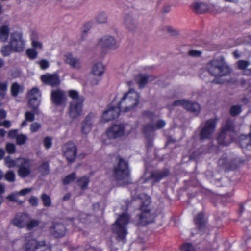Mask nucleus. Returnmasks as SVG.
Returning a JSON list of instances; mask_svg holds the SVG:
<instances>
[{
    "mask_svg": "<svg viewBox=\"0 0 251 251\" xmlns=\"http://www.w3.org/2000/svg\"><path fill=\"white\" fill-rule=\"evenodd\" d=\"M206 68L211 75L216 77L212 81L215 84L222 83V82L218 78L228 76L232 72L231 68L223 56L210 60L207 63Z\"/></svg>",
    "mask_w": 251,
    "mask_h": 251,
    "instance_id": "1",
    "label": "nucleus"
},
{
    "mask_svg": "<svg viewBox=\"0 0 251 251\" xmlns=\"http://www.w3.org/2000/svg\"><path fill=\"white\" fill-rule=\"evenodd\" d=\"M118 164L114 166L113 176L121 184L131 183L128 162L120 156L116 157Z\"/></svg>",
    "mask_w": 251,
    "mask_h": 251,
    "instance_id": "2",
    "label": "nucleus"
},
{
    "mask_svg": "<svg viewBox=\"0 0 251 251\" xmlns=\"http://www.w3.org/2000/svg\"><path fill=\"white\" fill-rule=\"evenodd\" d=\"M5 165L9 168L14 167L18 164V176L21 178H25L28 176L31 172L32 164L29 159L18 158L16 160L12 159L10 156H7L4 159Z\"/></svg>",
    "mask_w": 251,
    "mask_h": 251,
    "instance_id": "3",
    "label": "nucleus"
},
{
    "mask_svg": "<svg viewBox=\"0 0 251 251\" xmlns=\"http://www.w3.org/2000/svg\"><path fill=\"white\" fill-rule=\"evenodd\" d=\"M136 199L140 202L142 203L140 208L141 211L140 216L141 223L144 225L153 222L156 216L150 209L151 198L147 195H144L142 197L138 196L137 198H134V199Z\"/></svg>",
    "mask_w": 251,
    "mask_h": 251,
    "instance_id": "4",
    "label": "nucleus"
},
{
    "mask_svg": "<svg viewBox=\"0 0 251 251\" xmlns=\"http://www.w3.org/2000/svg\"><path fill=\"white\" fill-rule=\"evenodd\" d=\"M139 94L134 89H131L125 93L118 103L123 112H128L136 107L139 102Z\"/></svg>",
    "mask_w": 251,
    "mask_h": 251,
    "instance_id": "5",
    "label": "nucleus"
},
{
    "mask_svg": "<svg viewBox=\"0 0 251 251\" xmlns=\"http://www.w3.org/2000/svg\"><path fill=\"white\" fill-rule=\"evenodd\" d=\"M23 248L25 251H51L45 240L38 241L34 238L31 233H28L24 237Z\"/></svg>",
    "mask_w": 251,
    "mask_h": 251,
    "instance_id": "6",
    "label": "nucleus"
},
{
    "mask_svg": "<svg viewBox=\"0 0 251 251\" xmlns=\"http://www.w3.org/2000/svg\"><path fill=\"white\" fill-rule=\"evenodd\" d=\"M129 220V217L127 214H123L112 225V230L113 233L117 235V240H123L126 239L127 233L126 226L128 224Z\"/></svg>",
    "mask_w": 251,
    "mask_h": 251,
    "instance_id": "7",
    "label": "nucleus"
},
{
    "mask_svg": "<svg viewBox=\"0 0 251 251\" xmlns=\"http://www.w3.org/2000/svg\"><path fill=\"white\" fill-rule=\"evenodd\" d=\"M234 129L233 121L228 119L226 120L225 124L223 126L222 130L219 135L217 140L220 145L228 146L232 142V139L228 132Z\"/></svg>",
    "mask_w": 251,
    "mask_h": 251,
    "instance_id": "8",
    "label": "nucleus"
},
{
    "mask_svg": "<svg viewBox=\"0 0 251 251\" xmlns=\"http://www.w3.org/2000/svg\"><path fill=\"white\" fill-rule=\"evenodd\" d=\"M218 118H215L206 120L201 124L202 128L200 133L201 140L210 139L216 127Z\"/></svg>",
    "mask_w": 251,
    "mask_h": 251,
    "instance_id": "9",
    "label": "nucleus"
},
{
    "mask_svg": "<svg viewBox=\"0 0 251 251\" xmlns=\"http://www.w3.org/2000/svg\"><path fill=\"white\" fill-rule=\"evenodd\" d=\"M10 44L14 49V52H22L25 48V41L23 38L22 33L15 31L11 34Z\"/></svg>",
    "mask_w": 251,
    "mask_h": 251,
    "instance_id": "10",
    "label": "nucleus"
},
{
    "mask_svg": "<svg viewBox=\"0 0 251 251\" xmlns=\"http://www.w3.org/2000/svg\"><path fill=\"white\" fill-rule=\"evenodd\" d=\"M62 149L67 161L70 163L74 162L77 154V147L75 144L72 142H69L63 146Z\"/></svg>",
    "mask_w": 251,
    "mask_h": 251,
    "instance_id": "11",
    "label": "nucleus"
},
{
    "mask_svg": "<svg viewBox=\"0 0 251 251\" xmlns=\"http://www.w3.org/2000/svg\"><path fill=\"white\" fill-rule=\"evenodd\" d=\"M51 100L52 102L56 105L65 106L67 100L65 92L60 89L52 90Z\"/></svg>",
    "mask_w": 251,
    "mask_h": 251,
    "instance_id": "12",
    "label": "nucleus"
},
{
    "mask_svg": "<svg viewBox=\"0 0 251 251\" xmlns=\"http://www.w3.org/2000/svg\"><path fill=\"white\" fill-rule=\"evenodd\" d=\"M173 105H181L187 110L196 115L199 113L201 109V107L198 103L187 101L185 100H176L174 102Z\"/></svg>",
    "mask_w": 251,
    "mask_h": 251,
    "instance_id": "13",
    "label": "nucleus"
},
{
    "mask_svg": "<svg viewBox=\"0 0 251 251\" xmlns=\"http://www.w3.org/2000/svg\"><path fill=\"white\" fill-rule=\"evenodd\" d=\"M98 45L102 48L115 50L119 47V43L112 36H104L100 40Z\"/></svg>",
    "mask_w": 251,
    "mask_h": 251,
    "instance_id": "14",
    "label": "nucleus"
},
{
    "mask_svg": "<svg viewBox=\"0 0 251 251\" xmlns=\"http://www.w3.org/2000/svg\"><path fill=\"white\" fill-rule=\"evenodd\" d=\"M83 99L73 100L70 103L69 115L72 118H76L82 114Z\"/></svg>",
    "mask_w": 251,
    "mask_h": 251,
    "instance_id": "15",
    "label": "nucleus"
},
{
    "mask_svg": "<svg viewBox=\"0 0 251 251\" xmlns=\"http://www.w3.org/2000/svg\"><path fill=\"white\" fill-rule=\"evenodd\" d=\"M125 124H116L110 127L106 131V135L109 139H115L124 135L125 132Z\"/></svg>",
    "mask_w": 251,
    "mask_h": 251,
    "instance_id": "16",
    "label": "nucleus"
},
{
    "mask_svg": "<svg viewBox=\"0 0 251 251\" xmlns=\"http://www.w3.org/2000/svg\"><path fill=\"white\" fill-rule=\"evenodd\" d=\"M120 112H123L118 106H110L102 114V119L104 122H108L117 118Z\"/></svg>",
    "mask_w": 251,
    "mask_h": 251,
    "instance_id": "17",
    "label": "nucleus"
},
{
    "mask_svg": "<svg viewBox=\"0 0 251 251\" xmlns=\"http://www.w3.org/2000/svg\"><path fill=\"white\" fill-rule=\"evenodd\" d=\"M95 114L92 112L89 113L82 123V132L84 134L89 133L93 126Z\"/></svg>",
    "mask_w": 251,
    "mask_h": 251,
    "instance_id": "18",
    "label": "nucleus"
},
{
    "mask_svg": "<svg viewBox=\"0 0 251 251\" xmlns=\"http://www.w3.org/2000/svg\"><path fill=\"white\" fill-rule=\"evenodd\" d=\"M50 232L55 238L64 236L66 232V228L64 225L60 223H54L50 228Z\"/></svg>",
    "mask_w": 251,
    "mask_h": 251,
    "instance_id": "19",
    "label": "nucleus"
},
{
    "mask_svg": "<svg viewBox=\"0 0 251 251\" xmlns=\"http://www.w3.org/2000/svg\"><path fill=\"white\" fill-rule=\"evenodd\" d=\"M42 81L45 84L52 87L57 86L60 84V79L56 74H47L41 76Z\"/></svg>",
    "mask_w": 251,
    "mask_h": 251,
    "instance_id": "20",
    "label": "nucleus"
},
{
    "mask_svg": "<svg viewBox=\"0 0 251 251\" xmlns=\"http://www.w3.org/2000/svg\"><path fill=\"white\" fill-rule=\"evenodd\" d=\"M28 214L21 213L17 215L12 221V223L16 226L22 228L26 227V223L29 220Z\"/></svg>",
    "mask_w": 251,
    "mask_h": 251,
    "instance_id": "21",
    "label": "nucleus"
},
{
    "mask_svg": "<svg viewBox=\"0 0 251 251\" xmlns=\"http://www.w3.org/2000/svg\"><path fill=\"white\" fill-rule=\"evenodd\" d=\"M64 61L75 69H79L81 66L79 59L74 57L71 53H68L65 55Z\"/></svg>",
    "mask_w": 251,
    "mask_h": 251,
    "instance_id": "22",
    "label": "nucleus"
},
{
    "mask_svg": "<svg viewBox=\"0 0 251 251\" xmlns=\"http://www.w3.org/2000/svg\"><path fill=\"white\" fill-rule=\"evenodd\" d=\"M166 124L164 121L160 120L158 121L155 125L154 126L152 124L147 125L143 129V131L145 134H147L150 132H152L156 129H160L163 127Z\"/></svg>",
    "mask_w": 251,
    "mask_h": 251,
    "instance_id": "23",
    "label": "nucleus"
},
{
    "mask_svg": "<svg viewBox=\"0 0 251 251\" xmlns=\"http://www.w3.org/2000/svg\"><path fill=\"white\" fill-rule=\"evenodd\" d=\"M168 175L169 170L167 169H164L152 172L150 178L153 180V183L157 182L167 176Z\"/></svg>",
    "mask_w": 251,
    "mask_h": 251,
    "instance_id": "24",
    "label": "nucleus"
},
{
    "mask_svg": "<svg viewBox=\"0 0 251 251\" xmlns=\"http://www.w3.org/2000/svg\"><path fill=\"white\" fill-rule=\"evenodd\" d=\"M194 222L198 227L200 232L205 228L206 219L204 218L203 213H200L194 218Z\"/></svg>",
    "mask_w": 251,
    "mask_h": 251,
    "instance_id": "25",
    "label": "nucleus"
},
{
    "mask_svg": "<svg viewBox=\"0 0 251 251\" xmlns=\"http://www.w3.org/2000/svg\"><path fill=\"white\" fill-rule=\"evenodd\" d=\"M192 9L198 14H201L207 11L208 6L204 3L194 2L191 5Z\"/></svg>",
    "mask_w": 251,
    "mask_h": 251,
    "instance_id": "26",
    "label": "nucleus"
},
{
    "mask_svg": "<svg viewBox=\"0 0 251 251\" xmlns=\"http://www.w3.org/2000/svg\"><path fill=\"white\" fill-rule=\"evenodd\" d=\"M104 72V67L101 63H97L95 64L92 68V74L96 76L100 77Z\"/></svg>",
    "mask_w": 251,
    "mask_h": 251,
    "instance_id": "27",
    "label": "nucleus"
},
{
    "mask_svg": "<svg viewBox=\"0 0 251 251\" xmlns=\"http://www.w3.org/2000/svg\"><path fill=\"white\" fill-rule=\"evenodd\" d=\"M150 76L142 74H140L136 75L134 78L135 81L138 84L139 88H142L147 84Z\"/></svg>",
    "mask_w": 251,
    "mask_h": 251,
    "instance_id": "28",
    "label": "nucleus"
},
{
    "mask_svg": "<svg viewBox=\"0 0 251 251\" xmlns=\"http://www.w3.org/2000/svg\"><path fill=\"white\" fill-rule=\"evenodd\" d=\"M10 29L8 26L2 25L0 27V41L5 42L7 41L9 35Z\"/></svg>",
    "mask_w": 251,
    "mask_h": 251,
    "instance_id": "29",
    "label": "nucleus"
},
{
    "mask_svg": "<svg viewBox=\"0 0 251 251\" xmlns=\"http://www.w3.org/2000/svg\"><path fill=\"white\" fill-rule=\"evenodd\" d=\"M38 35L36 33H33L31 36V45L33 49H39L43 48V45L41 42L38 41Z\"/></svg>",
    "mask_w": 251,
    "mask_h": 251,
    "instance_id": "30",
    "label": "nucleus"
},
{
    "mask_svg": "<svg viewBox=\"0 0 251 251\" xmlns=\"http://www.w3.org/2000/svg\"><path fill=\"white\" fill-rule=\"evenodd\" d=\"M24 87L23 86L19 85L15 82L12 84L11 87V93L12 96L17 97L19 93L23 92Z\"/></svg>",
    "mask_w": 251,
    "mask_h": 251,
    "instance_id": "31",
    "label": "nucleus"
},
{
    "mask_svg": "<svg viewBox=\"0 0 251 251\" xmlns=\"http://www.w3.org/2000/svg\"><path fill=\"white\" fill-rule=\"evenodd\" d=\"M28 104L30 108L34 113H36L38 108L41 102V99H36L34 98H28Z\"/></svg>",
    "mask_w": 251,
    "mask_h": 251,
    "instance_id": "32",
    "label": "nucleus"
},
{
    "mask_svg": "<svg viewBox=\"0 0 251 251\" xmlns=\"http://www.w3.org/2000/svg\"><path fill=\"white\" fill-rule=\"evenodd\" d=\"M125 25L130 30H132L136 27V24L130 16H127L125 17Z\"/></svg>",
    "mask_w": 251,
    "mask_h": 251,
    "instance_id": "33",
    "label": "nucleus"
},
{
    "mask_svg": "<svg viewBox=\"0 0 251 251\" xmlns=\"http://www.w3.org/2000/svg\"><path fill=\"white\" fill-rule=\"evenodd\" d=\"M27 97L28 98L41 99V93L38 88L34 87L32 88L31 90L28 92Z\"/></svg>",
    "mask_w": 251,
    "mask_h": 251,
    "instance_id": "34",
    "label": "nucleus"
},
{
    "mask_svg": "<svg viewBox=\"0 0 251 251\" xmlns=\"http://www.w3.org/2000/svg\"><path fill=\"white\" fill-rule=\"evenodd\" d=\"M78 185L82 189H86L89 183V179L87 176H84L77 179Z\"/></svg>",
    "mask_w": 251,
    "mask_h": 251,
    "instance_id": "35",
    "label": "nucleus"
},
{
    "mask_svg": "<svg viewBox=\"0 0 251 251\" xmlns=\"http://www.w3.org/2000/svg\"><path fill=\"white\" fill-rule=\"evenodd\" d=\"M8 88V82H0V98L4 99L6 95Z\"/></svg>",
    "mask_w": 251,
    "mask_h": 251,
    "instance_id": "36",
    "label": "nucleus"
},
{
    "mask_svg": "<svg viewBox=\"0 0 251 251\" xmlns=\"http://www.w3.org/2000/svg\"><path fill=\"white\" fill-rule=\"evenodd\" d=\"M1 51L4 56H8L14 51V49L9 42L8 45L2 47Z\"/></svg>",
    "mask_w": 251,
    "mask_h": 251,
    "instance_id": "37",
    "label": "nucleus"
},
{
    "mask_svg": "<svg viewBox=\"0 0 251 251\" xmlns=\"http://www.w3.org/2000/svg\"><path fill=\"white\" fill-rule=\"evenodd\" d=\"M249 61L240 60L237 62V66L238 69L242 70L243 72L247 70V67L250 65Z\"/></svg>",
    "mask_w": 251,
    "mask_h": 251,
    "instance_id": "38",
    "label": "nucleus"
},
{
    "mask_svg": "<svg viewBox=\"0 0 251 251\" xmlns=\"http://www.w3.org/2000/svg\"><path fill=\"white\" fill-rule=\"evenodd\" d=\"M27 56L31 60L36 59L38 56V52L35 49L29 48L26 50Z\"/></svg>",
    "mask_w": 251,
    "mask_h": 251,
    "instance_id": "39",
    "label": "nucleus"
},
{
    "mask_svg": "<svg viewBox=\"0 0 251 251\" xmlns=\"http://www.w3.org/2000/svg\"><path fill=\"white\" fill-rule=\"evenodd\" d=\"M40 221L38 220L32 219L27 222L26 227L27 230H30L32 229L33 228L38 226L40 224Z\"/></svg>",
    "mask_w": 251,
    "mask_h": 251,
    "instance_id": "40",
    "label": "nucleus"
},
{
    "mask_svg": "<svg viewBox=\"0 0 251 251\" xmlns=\"http://www.w3.org/2000/svg\"><path fill=\"white\" fill-rule=\"evenodd\" d=\"M96 20L100 24L105 23L107 20V16L104 12H101L96 17Z\"/></svg>",
    "mask_w": 251,
    "mask_h": 251,
    "instance_id": "41",
    "label": "nucleus"
},
{
    "mask_svg": "<svg viewBox=\"0 0 251 251\" xmlns=\"http://www.w3.org/2000/svg\"><path fill=\"white\" fill-rule=\"evenodd\" d=\"M241 111V106L239 105H233L230 109V113L232 116H236L239 115Z\"/></svg>",
    "mask_w": 251,
    "mask_h": 251,
    "instance_id": "42",
    "label": "nucleus"
},
{
    "mask_svg": "<svg viewBox=\"0 0 251 251\" xmlns=\"http://www.w3.org/2000/svg\"><path fill=\"white\" fill-rule=\"evenodd\" d=\"M76 178V174L75 173H73L70 175H67L63 180V183L64 185H67L71 182L73 181Z\"/></svg>",
    "mask_w": 251,
    "mask_h": 251,
    "instance_id": "43",
    "label": "nucleus"
},
{
    "mask_svg": "<svg viewBox=\"0 0 251 251\" xmlns=\"http://www.w3.org/2000/svg\"><path fill=\"white\" fill-rule=\"evenodd\" d=\"M4 178L8 182H14L15 180V174L13 171H9L4 175Z\"/></svg>",
    "mask_w": 251,
    "mask_h": 251,
    "instance_id": "44",
    "label": "nucleus"
},
{
    "mask_svg": "<svg viewBox=\"0 0 251 251\" xmlns=\"http://www.w3.org/2000/svg\"><path fill=\"white\" fill-rule=\"evenodd\" d=\"M18 194L17 192H14L7 197V199L11 201L18 202L19 204L23 203V201L18 200Z\"/></svg>",
    "mask_w": 251,
    "mask_h": 251,
    "instance_id": "45",
    "label": "nucleus"
},
{
    "mask_svg": "<svg viewBox=\"0 0 251 251\" xmlns=\"http://www.w3.org/2000/svg\"><path fill=\"white\" fill-rule=\"evenodd\" d=\"M43 204L46 207H49L51 205V200L49 196L46 194H43L41 197Z\"/></svg>",
    "mask_w": 251,
    "mask_h": 251,
    "instance_id": "46",
    "label": "nucleus"
},
{
    "mask_svg": "<svg viewBox=\"0 0 251 251\" xmlns=\"http://www.w3.org/2000/svg\"><path fill=\"white\" fill-rule=\"evenodd\" d=\"M100 79V77L92 75H90L89 77L88 83L91 86L97 85Z\"/></svg>",
    "mask_w": 251,
    "mask_h": 251,
    "instance_id": "47",
    "label": "nucleus"
},
{
    "mask_svg": "<svg viewBox=\"0 0 251 251\" xmlns=\"http://www.w3.org/2000/svg\"><path fill=\"white\" fill-rule=\"evenodd\" d=\"M27 140V137L24 134L18 135L16 137V142L18 145H22L24 144Z\"/></svg>",
    "mask_w": 251,
    "mask_h": 251,
    "instance_id": "48",
    "label": "nucleus"
},
{
    "mask_svg": "<svg viewBox=\"0 0 251 251\" xmlns=\"http://www.w3.org/2000/svg\"><path fill=\"white\" fill-rule=\"evenodd\" d=\"M68 95L69 97L73 100H76L79 99H82L81 98H79L78 92L75 90H69L68 91Z\"/></svg>",
    "mask_w": 251,
    "mask_h": 251,
    "instance_id": "49",
    "label": "nucleus"
},
{
    "mask_svg": "<svg viewBox=\"0 0 251 251\" xmlns=\"http://www.w3.org/2000/svg\"><path fill=\"white\" fill-rule=\"evenodd\" d=\"M6 150L9 154L14 153L16 151L15 145L13 143H8L6 146Z\"/></svg>",
    "mask_w": 251,
    "mask_h": 251,
    "instance_id": "50",
    "label": "nucleus"
},
{
    "mask_svg": "<svg viewBox=\"0 0 251 251\" xmlns=\"http://www.w3.org/2000/svg\"><path fill=\"white\" fill-rule=\"evenodd\" d=\"M43 143L45 147L48 149L51 148L52 144V140L51 137H47L44 138Z\"/></svg>",
    "mask_w": 251,
    "mask_h": 251,
    "instance_id": "51",
    "label": "nucleus"
},
{
    "mask_svg": "<svg viewBox=\"0 0 251 251\" xmlns=\"http://www.w3.org/2000/svg\"><path fill=\"white\" fill-rule=\"evenodd\" d=\"M37 111L36 112V113H34V112H33V113H32V112H31L29 111H27L25 112V119L26 120H27L28 122H32L35 119V117H34L35 114H37Z\"/></svg>",
    "mask_w": 251,
    "mask_h": 251,
    "instance_id": "52",
    "label": "nucleus"
},
{
    "mask_svg": "<svg viewBox=\"0 0 251 251\" xmlns=\"http://www.w3.org/2000/svg\"><path fill=\"white\" fill-rule=\"evenodd\" d=\"M41 127V125L40 124L37 122H34L31 124L30 129L31 132H36L38 131L40 128Z\"/></svg>",
    "mask_w": 251,
    "mask_h": 251,
    "instance_id": "53",
    "label": "nucleus"
},
{
    "mask_svg": "<svg viewBox=\"0 0 251 251\" xmlns=\"http://www.w3.org/2000/svg\"><path fill=\"white\" fill-rule=\"evenodd\" d=\"M182 251H196L193 245L190 243H185L182 245Z\"/></svg>",
    "mask_w": 251,
    "mask_h": 251,
    "instance_id": "54",
    "label": "nucleus"
},
{
    "mask_svg": "<svg viewBox=\"0 0 251 251\" xmlns=\"http://www.w3.org/2000/svg\"><path fill=\"white\" fill-rule=\"evenodd\" d=\"M37 63L39 65L40 68L42 70H45L49 67V62L46 59H42L38 61Z\"/></svg>",
    "mask_w": 251,
    "mask_h": 251,
    "instance_id": "55",
    "label": "nucleus"
},
{
    "mask_svg": "<svg viewBox=\"0 0 251 251\" xmlns=\"http://www.w3.org/2000/svg\"><path fill=\"white\" fill-rule=\"evenodd\" d=\"M40 171L44 174H48L49 172V165L47 162H44L40 166Z\"/></svg>",
    "mask_w": 251,
    "mask_h": 251,
    "instance_id": "56",
    "label": "nucleus"
},
{
    "mask_svg": "<svg viewBox=\"0 0 251 251\" xmlns=\"http://www.w3.org/2000/svg\"><path fill=\"white\" fill-rule=\"evenodd\" d=\"M201 54V52L197 50H190L188 52V55L192 57H200Z\"/></svg>",
    "mask_w": 251,
    "mask_h": 251,
    "instance_id": "57",
    "label": "nucleus"
},
{
    "mask_svg": "<svg viewBox=\"0 0 251 251\" xmlns=\"http://www.w3.org/2000/svg\"><path fill=\"white\" fill-rule=\"evenodd\" d=\"M32 190L33 189L32 188L23 189L18 192V194L20 196H25L31 192Z\"/></svg>",
    "mask_w": 251,
    "mask_h": 251,
    "instance_id": "58",
    "label": "nucleus"
},
{
    "mask_svg": "<svg viewBox=\"0 0 251 251\" xmlns=\"http://www.w3.org/2000/svg\"><path fill=\"white\" fill-rule=\"evenodd\" d=\"M29 202L30 204L33 206H37L38 203L37 198L34 196H32L29 199Z\"/></svg>",
    "mask_w": 251,
    "mask_h": 251,
    "instance_id": "59",
    "label": "nucleus"
},
{
    "mask_svg": "<svg viewBox=\"0 0 251 251\" xmlns=\"http://www.w3.org/2000/svg\"><path fill=\"white\" fill-rule=\"evenodd\" d=\"M17 131L16 130H11L8 133V137L10 138H14L17 135Z\"/></svg>",
    "mask_w": 251,
    "mask_h": 251,
    "instance_id": "60",
    "label": "nucleus"
},
{
    "mask_svg": "<svg viewBox=\"0 0 251 251\" xmlns=\"http://www.w3.org/2000/svg\"><path fill=\"white\" fill-rule=\"evenodd\" d=\"M11 122L8 120H5L3 122H2V126L6 128H9L11 126Z\"/></svg>",
    "mask_w": 251,
    "mask_h": 251,
    "instance_id": "61",
    "label": "nucleus"
},
{
    "mask_svg": "<svg viewBox=\"0 0 251 251\" xmlns=\"http://www.w3.org/2000/svg\"><path fill=\"white\" fill-rule=\"evenodd\" d=\"M6 116V112L4 110H0V119H4Z\"/></svg>",
    "mask_w": 251,
    "mask_h": 251,
    "instance_id": "62",
    "label": "nucleus"
},
{
    "mask_svg": "<svg viewBox=\"0 0 251 251\" xmlns=\"http://www.w3.org/2000/svg\"><path fill=\"white\" fill-rule=\"evenodd\" d=\"M71 197V194L70 193L66 194L63 198V201H66L70 199Z\"/></svg>",
    "mask_w": 251,
    "mask_h": 251,
    "instance_id": "63",
    "label": "nucleus"
},
{
    "mask_svg": "<svg viewBox=\"0 0 251 251\" xmlns=\"http://www.w3.org/2000/svg\"><path fill=\"white\" fill-rule=\"evenodd\" d=\"M243 74L247 75H251V69H247L243 72Z\"/></svg>",
    "mask_w": 251,
    "mask_h": 251,
    "instance_id": "64",
    "label": "nucleus"
}]
</instances>
